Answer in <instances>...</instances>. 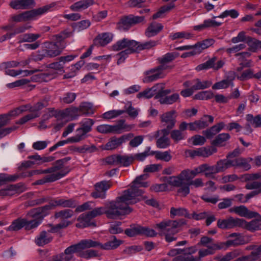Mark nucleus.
I'll list each match as a JSON object with an SVG mask.
<instances>
[{"label": "nucleus", "mask_w": 261, "mask_h": 261, "mask_svg": "<svg viewBox=\"0 0 261 261\" xmlns=\"http://www.w3.org/2000/svg\"><path fill=\"white\" fill-rule=\"evenodd\" d=\"M123 142L121 138H113L110 140L105 145L106 150H112L116 148L120 145Z\"/></svg>", "instance_id": "nucleus-54"}, {"label": "nucleus", "mask_w": 261, "mask_h": 261, "mask_svg": "<svg viewBox=\"0 0 261 261\" xmlns=\"http://www.w3.org/2000/svg\"><path fill=\"white\" fill-rule=\"evenodd\" d=\"M10 121V115H0V138L6 136L17 128L16 126L3 128V127L7 124Z\"/></svg>", "instance_id": "nucleus-15"}, {"label": "nucleus", "mask_w": 261, "mask_h": 261, "mask_svg": "<svg viewBox=\"0 0 261 261\" xmlns=\"http://www.w3.org/2000/svg\"><path fill=\"white\" fill-rule=\"evenodd\" d=\"M57 3L53 2L37 9L26 11L18 15L13 16V21L19 22L35 19L47 12L53 11L56 8Z\"/></svg>", "instance_id": "nucleus-3"}, {"label": "nucleus", "mask_w": 261, "mask_h": 261, "mask_svg": "<svg viewBox=\"0 0 261 261\" xmlns=\"http://www.w3.org/2000/svg\"><path fill=\"white\" fill-rule=\"evenodd\" d=\"M147 178V175L145 174L141 175L137 177L133 182L132 187H136L138 188L140 187H147L148 186V183L144 181Z\"/></svg>", "instance_id": "nucleus-52"}, {"label": "nucleus", "mask_w": 261, "mask_h": 261, "mask_svg": "<svg viewBox=\"0 0 261 261\" xmlns=\"http://www.w3.org/2000/svg\"><path fill=\"white\" fill-rule=\"evenodd\" d=\"M96 244H97L96 243L94 242L92 240H82L79 243L69 246L65 249L64 252L59 255L63 261H70L73 259L74 253H77L78 256H80L82 250L93 248Z\"/></svg>", "instance_id": "nucleus-4"}, {"label": "nucleus", "mask_w": 261, "mask_h": 261, "mask_svg": "<svg viewBox=\"0 0 261 261\" xmlns=\"http://www.w3.org/2000/svg\"><path fill=\"white\" fill-rule=\"evenodd\" d=\"M170 137L174 142L178 143L181 140H185L187 138V135L185 132H182L178 129H174L171 131Z\"/></svg>", "instance_id": "nucleus-49"}, {"label": "nucleus", "mask_w": 261, "mask_h": 261, "mask_svg": "<svg viewBox=\"0 0 261 261\" xmlns=\"http://www.w3.org/2000/svg\"><path fill=\"white\" fill-rule=\"evenodd\" d=\"M214 43V40L213 39H207L195 44L194 45V49L197 50V53L199 54L202 50L212 45Z\"/></svg>", "instance_id": "nucleus-38"}, {"label": "nucleus", "mask_w": 261, "mask_h": 261, "mask_svg": "<svg viewBox=\"0 0 261 261\" xmlns=\"http://www.w3.org/2000/svg\"><path fill=\"white\" fill-rule=\"evenodd\" d=\"M78 109L75 107H72L65 109L62 111H58L54 108L48 109L49 115L50 116H54L58 119L65 118L67 116H72L77 113Z\"/></svg>", "instance_id": "nucleus-11"}, {"label": "nucleus", "mask_w": 261, "mask_h": 261, "mask_svg": "<svg viewBox=\"0 0 261 261\" xmlns=\"http://www.w3.org/2000/svg\"><path fill=\"white\" fill-rule=\"evenodd\" d=\"M192 37L193 35L191 33L187 32H180L171 33L169 36V38L172 40L181 38L189 39L191 38Z\"/></svg>", "instance_id": "nucleus-53"}, {"label": "nucleus", "mask_w": 261, "mask_h": 261, "mask_svg": "<svg viewBox=\"0 0 261 261\" xmlns=\"http://www.w3.org/2000/svg\"><path fill=\"white\" fill-rule=\"evenodd\" d=\"M240 227L245 228L251 231L261 229V221L259 219L252 220L248 222L242 219H240Z\"/></svg>", "instance_id": "nucleus-21"}, {"label": "nucleus", "mask_w": 261, "mask_h": 261, "mask_svg": "<svg viewBox=\"0 0 261 261\" xmlns=\"http://www.w3.org/2000/svg\"><path fill=\"white\" fill-rule=\"evenodd\" d=\"M187 224V221L184 219L175 220L166 219L156 223L154 227L163 232L165 236V240L167 242H171L176 240L177 238L174 235L179 232L181 227Z\"/></svg>", "instance_id": "nucleus-2"}, {"label": "nucleus", "mask_w": 261, "mask_h": 261, "mask_svg": "<svg viewBox=\"0 0 261 261\" xmlns=\"http://www.w3.org/2000/svg\"><path fill=\"white\" fill-rule=\"evenodd\" d=\"M207 119H208L210 123H213L214 121V117L208 115H204L200 119L195 121L198 130L202 129L208 126V123L206 121Z\"/></svg>", "instance_id": "nucleus-39"}, {"label": "nucleus", "mask_w": 261, "mask_h": 261, "mask_svg": "<svg viewBox=\"0 0 261 261\" xmlns=\"http://www.w3.org/2000/svg\"><path fill=\"white\" fill-rule=\"evenodd\" d=\"M112 238V240L108 241L104 244H102L99 242L93 241L94 242L97 244L94 247H99L105 250H111L117 248L122 243V241L117 240L115 236H113Z\"/></svg>", "instance_id": "nucleus-18"}, {"label": "nucleus", "mask_w": 261, "mask_h": 261, "mask_svg": "<svg viewBox=\"0 0 261 261\" xmlns=\"http://www.w3.org/2000/svg\"><path fill=\"white\" fill-rule=\"evenodd\" d=\"M224 123L220 122L212 126L210 128L202 132V134L208 139L212 138L214 135L220 132L224 127Z\"/></svg>", "instance_id": "nucleus-27"}, {"label": "nucleus", "mask_w": 261, "mask_h": 261, "mask_svg": "<svg viewBox=\"0 0 261 261\" xmlns=\"http://www.w3.org/2000/svg\"><path fill=\"white\" fill-rule=\"evenodd\" d=\"M18 175H9L5 173H0V186L6 184L9 181H15L18 178Z\"/></svg>", "instance_id": "nucleus-55"}, {"label": "nucleus", "mask_w": 261, "mask_h": 261, "mask_svg": "<svg viewBox=\"0 0 261 261\" xmlns=\"http://www.w3.org/2000/svg\"><path fill=\"white\" fill-rule=\"evenodd\" d=\"M217 149L214 147H201L195 150H189L187 153L189 156L194 158L195 156L207 158L216 152Z\"/></svg>", "instance_id": "nucleus-13"}, {"label": "nucleus", "mask_w": 261, "mask_h": 261, "mask_svg": "<svg viewBox=\"0 0 261 261\" xmlns=\"http://www.w3.org/2000/svg\"><path fill=\"white\" fill-rule=\"evenodd\" d=\"M94 3V0H81L71 5L70 9L75 12L82 11L92 6Z\"/></svg>", "instance_id": "nucleus-20"}, {"label": "nucleus", "mask_w": 261, "mask_h": 261, "mask_svg": "<svg viewBox=\"0 0 261 261\" xmlns=\"http://www.w3.org/2000/svg\"><path fill=\"white\" fill-rule=\"evenodd\" d=\"M225 62L223 60L217 61V58L214 57L206 62L198 65L195 69L197 71L202 70H207L213 68L215 70H218L221 68L224 65Z\"/></svg>", "instance_id": "nucleus-8"}, {"label": "nucleus", "mask_w": 261, "mask_h": 261, "mask_svg": "<svg viewBox=\"0 0 261 261\" xmlns=\"http://www.w3.org/2000/svg\"><path fill=\"white\" fill-rule=\"evenodd\" d=\"M130 190H124L122 194L117 197L115 200L110 201L106 207H98L80 215L77 218L78 223L76 224L77 228H85L94 226L95 223L91 220L98 216L105 214L109 219H116L128 214L130 212Z\"/></svg>", "instance_id": "nucleus-1"}, {"label": "nucleus", "mask_w": 261, "mask_h": 261, "mask_svg": "<svg viewBox=\"0 0 261 261\" xmlns=\"http://www.w3.org/2000/svg\"><path fill=\"white\" fill-rule=\"evenodd\" d=\"M193 83H194V84L192 86V89L195 91L208 88L212 85V82L211 81H201L199 79H195Z\"/></svg>", "instance_id": "nucleus-37"}, {"label": "nucleus", "mask_w": 261, "mask_h": 261, "mask_svg": "<svg viewBox=\"0 0 261 261\" xmlns=\"http://www.w3.org/2000/svg\"><path fill=\"white\" fill-rule=\"evenodd\" d=\"M51 210H52V208L48 204L34 210L33 215H37L39 218H43L49 214Z\"/></svg>", "instance_id": "nucleus-51"}, {"label": "nucleus", "mask_w": 261, "mask_h": 261, "mask_svg": "<svg viewBox=\"0 0 261 261\" xmlns=\"http://www.w3.org/2000/svg\"><path fill=\"white\" fill-rule=\"evenodd\" d=\"M155 155L157 160H160L166 162H169L172 159V155L170 154V151H165L164 152L160 151H152V155Z\"/></svg>", "instance_id": "nucleus-42"}, {"label": "nucleus", "mask_w": 261, "mask_h": 261, "mask_svg": "<svg viewBox=\"0 0 261 261\" xmlns=\"http://www.w3.org/2000/svg\"><path fill=\"white\" fill-rule=\"evenodd\" d=\"M258 40L250 36H247L246 38V43L249 46V50L252 52H256L258 49Z\"/></svg>", "instance_id": "nucleus-59"}, {"label": "nucleus", "mask_w": 261, "mask_h": 261, "mask_svg": "<svg viewBox=\"0 0 261 261\" xmlns=\"http://www.w3.org/2000/svg\"><path fill=\"white\" fill-rule=\"evenodd\" d=\"M39 34L25 33L19 36L20 42H33L40 38Z\"/></svg>", "instance_id": "nucleus-44"}, {"label": "nucleus", "mask_w": 261, "mask_h": 261, "mask_svg": "<svg viewBox=\"0 0 261 261\" xmlns=\"http://www.w3.org/2000/svg\"><path fill=\"white\" fill-rule=\"evenodd\" d=\"M179 100V95L178 93H174L171 95L161 97L159 99L161 104L171 105Z\"/></svg>", "instance_id": "nucleus-45"}, {"label": "nucleus", "mask_w": 261, "mask_h": 261, "mask_svg": "<svg viewBox=\"0 0 261 261\" xmlns=\"http://www.w3.org/2000/svg\"><path fill=\"white\" fill-rule=\"evenodd\" d=\"M79 202L74 199H66L60 198V206L63 207L75 208Z\"/></svg>", "instance_id": "nucleus-50"}, {"label": "nucleus", "mask_w": 261, "mask_h": 261, "mask_svg": "<svg viewBox=\"0 0 261 261\" xmlns=\"http://www.w3.org/2000/svg\"><path fill=\"white\" fill-rule=\"evenodd\" d=\"M219 250H226L231 246H237L244 244L243 240L241 238H237L233 240H228L225 242H217Z\"/></svg>", "instance_id": "nucleus-23"}, {"label": "nucleus", "mask_w": 261, "mask_h": 261, "mask_svg": "<svg viewBox=\"0 0 261 261\" xmlns=\"http://www.w3.org/2000/svg\"><path fill=\"white\" fill-rule=\"evenodd\" d=\"M167 182L171 186L176 187H180L184 183L179 174L177 176H172L167 177Z\"/></svg>", "instance_id": "nucleus-56"}, {"label": "nucleus", "mask_w": 261, "mask_h": 261, "mask_svg": "<svg viewBox=\"0 0 261 261\" xmlns=\"http://www.w3.org/2000/svg\"><path fill=\"white\" fill-rule=\"evenodd\" d=\"M163 29V25L156 22L150 24L145 31V35L148 37H151L157 35Z\"/></svg>", "instance_id": "nucleus-25"}, {"label": "nucleus", "mask_w": 261, "mask_h": 261, "mask_svg": "<svg viewBox=\"0 0 261 261\" xmlns=\"http://www.w3.org/2000/svg\"><path fill=\"white\" fill-rule=\"evenodd\" d=\"M73 35V31H70L69 29H67L61 32L59 34L53 36L52 40L56 41L57 44L60 43L64 41L65 39L72 36Z\"/></svg>", "instance_id": "nucleus-32"}, {"label": "nucleus", "mask_w": 261, "mask_h": 261, "mask_svg": "<svg viewBox=\"0 0 261 261\" xmlns=\"http://www.w3.org/2000/svg\"><path fill=\"white\" fill-rule=\"evenodd\" d=\"M179 56V53L176 52L168 53L162 57L159 58L158 61L162 65L164 66H169L167 64L173 61L176 58Z\"/></svg>", "instance_id": "nucleus-31"}, {"label": "nucleus", "mask_w": 261, "mask_h": 261, "mask_svg": "<svg viewBox=\"0 0 261 261\" xmlns=\"http://www.w3.org/2000/svg\"><path fill=\"white\" fill-rule=\"evenodd\" d=\"M112 186L110 181L102 180L96 183L94 185L95 191L91 193V196L94 198L105 199L106 192Z\"/></svg>", "instance_id": "nucleus-6"}, {"label": "nucleus", "mask_w": 261, "mask_h": 261, "mask_svg": "<svg viewBox=\"0 0 261 261\" xmlns=\"http://www.w3.org/2000/svg\"><path fill=\"white\" fill-rule=\"evenodd\" d=\"M130 28V17L129 16L123 17L117 24V29L120 31H127Z\"/></svg>", "instance_id": "nucleus-36"}, {"label": "nucleus", "mask_w": 261, "mask_h": 261, "mask_svg": "<svg viewBox=\"0 0 261 261\" xmlns=\"http://www.w3.org/2000/svg\"><path fill=\"white\" fill-rule=\"evenodd\" d=\"M217 250H219L217 243H213L211 245V247H207V249L199 250L198 258L200 259L201 258L206 256L214 254Z\"/></svg>", "instance_id": "nucleus-35"}, {"label": "nucleus", "mask_w": 261, "mask_h": 261, "mask_svg": "<svg viewBox=\"0 0 261 261\" xmlns=\"http://www.w3.org/2000/svg\"><path fill=\"white\" fill-rule=\"evenodd\" d=\"M245 188L247 190H255L247 194L245 198L247 202L249 199L255 195L261 194V182L257 181H253L248 182L245 185Z\"/></svg>", "instance_id": "nucleus-17"}, {"label": "nucleus", "mask_w": 261, "mask_h": 261, "mask_svg": "<svg viewBox=\"0 0 261 261\" xmlns=\"http://www.w3.org/2000/svg\"><path fill=\"white\" fill-rule=\"evenodd\" d=\"M175 4L171 3L167 5L162 6L156 12L152 15V19H156L159 18L164 17L166 14L175 8Z\"/></svg>", "instance_id": "nucleus-24"}, {"label": "nucleus", "mask_w": 261, "mask_h": 261, "mask_svg": "<svg viewBox=\"0 0 261 261\" xmlns=\"http://www.w3.org/2000/svg\"><path fill=\"white\" fill-rule=\"evenodd\" d=\"M18 192H20L16 185H10L5 189L0 190V196H12Z\"/></svg>", "instance_id": "nucleus-47"}, {"label": "nucleus", "mask_w": 261, "mask_h": 261, "mask_svg": "<svg viewBox=\"0 0 261 261\" xmlns=\"http://www.w3.org/2000/svg\"><path fill=\"white\" fill-rule=\"evenodd\" d=\"M163 86V83H159L152 87L151 88L146 89L143 91L139 93L137 95L138 98H150L154 95L157 94L158 89L162 88Z\"/></svg>", "instance_id": "nucleus-22"}, {"label": "nucleus", "mask_w": 261, "mask_h": 261, "mask_svg": "<svg viewBox=\"0 0 261 261\" xmlns=\"http://www.w3.org/2000/svg\"><path fill=\"white\" fill-rule=\"evenodd\" d=\"M143 192L142 190L136 187H132V204L145 200L146 196H143Z\"/></svg>", "instance_id": "nucleus-34"}, {"label": "nucleus", "mask_w": 261, "mask_h": 261, "mask_svg": "<svg viewBox=\"0 0 261 261\" xmlns=\"http://www.w3.org/2000/svg\"><path fill=\"white\" fill-rule=\"evenodd\" d=\"M26 224V220L22 218H18L13 221L12 224L6 229L7 231H15L21 229L25 227Z\"/></svg>", "instance_id": "nucleus-33"}, {"label": "nucleus", "mask_w": 261, "mask_h": 261, "mask_svg": "<svg viewBox=\"0 0 261 261\" xmlns=\"http://www.w3.org/2000/svg\"><path fill=\"white\" fill-rule=\"evenodd\" d=\"M241 253V251L238 249L234 250L231 252L227 253L224 256H223L221 261H230L233 258L238 256Z\"/></svg>", "instance_id": "nucleus-63"}, {"label": "nucleus", "mask_w": 261, "mask_h": 261, "mask_svg": "<svg viewBox=\"0 0 261 261\" xmlns=\"http://www.w3.org/2000/svg\"><path fill=\"white\" fill-rule=\"evenodd\" d=\"M64 176H65L64 173L49 174L43 178L37 180L35 184L43 185L47 182H52L63 177Z\"/></svg>", "instance_id": "nucleus-29"}, {"label": "nucleus", "mask_w": 261, "mask_h": 261, "mask_svg": "<svg viewBox=\"0 0 261 261\" xmlns=\"http://www.w3.org/2000/svg\"><path fill=\"white\" fill-rule=\"evenodd\" d=\"M94 121L91 119H85L80 123L81 125V127L86 132L89 133L91 130L92 126L94 124Z\"/></svg>", "instance_id": "nucleus-61"}, {"label": "nucleus", "mask_w": 261, "mask_h": 261, "mask_svg": "<svg viewBox=\"0 0 261 261\" xmlns=\"http://www.w3.org/2000/svg\"><path fill=\"white\" fill-rule=\"evenodd\" d=\"M34 0H15L10 3L11 7L15 9H25L34 5Z\"/></svg>", "instance_id": "nucleus-26"}, {"label": "nucleus", "mask_w": 261, "mask_h": 261, "mask_svg": "<svg viewBox=\"0 0 261 261\" xmlns=\"http://www.w3.org/2000/svg\"><path fill=\"white\" fill-rule=\"evenodd\" d=\"M176 112L172 110L161 115V121L163 126L169 129L173 128L176 123Z\"/></svg>", "instance_id": "nucleus-10"}, {"label": "nucleus", "mask_w": 261, "mask_h": 261, "mask_svg": "<svg viewBox=\"0 0 261 261\" xmlns=\"http://www.w3.org/2000/svg\"><path fill=\"white\" fill-rule=\"evenodd\" d=\"M240 219H234L229 217L227 219H219L217 222V226L219 228L223 229H230L236 227H240Z\"/></svg>", "instance_id": "nucleus-16"}, {"label": "nucleus", "mask_w": 261, "mask_h": 261, "mask_svg": "<svg viewBox=\"0 0 261 261\" xmlns=\"http://www.w3.org/2000/svg\"><path fill=\"white\" fill-rule=\"evenodd\" d=\"M76 135L74 136L70 137V140L73 143L79 142L84 140L87 137V132H86L81 127L77 128L76 130Z\"/></svg>", "instance_id": "nucleus-48"}, {"label": "nucleus", "mask_w": 261, "mask_h": 261, "mask_svg": "<svg viewBox=\"0 0 261 261\" xmlns=\"http://www.w3.org/2000/svg\"><path fill=\"white\" fill-rule=\"evenodd\" d=\"M130 46V40L123 38L117 41L112 46V49L114 51H118L126 48H129Z\"/></svg>", "instance_id": "nucleus-40"}, {"label": "nucleus", "mask_w": 261, "mask_h": 261, "mask_svg": "<svg viewBox=\"0 0 261 261\" xmlns=\"http://www.w3.org/2000/svg\"><path fill=\"white\" fill-rule=\"evenodd\" d=\"M247 119L255 127L261 126V115H258L253 117L252 115H247Z\"/></svg>", "instance_id": "nucleus-62"}, {"label": "nucleus", "mask_w": 261, "mask_h": 261, "mask_svg": "<svg viewBox=\"0 0 261 261\" xmlns=\"http://www.w3.org/2000/svg\"><path fill=\"white\" fill-rule=\"evenodd\" d=\"M170 215L172 218H174L175 216H184L186 218L191 219V215L189 214L187 210L184 208H176L172 207L170 209Z\"/></svg>", "instance_id": "nucleus-43"}, {"label": "nucleus", "mask_w": 261, "mask_h": 261, "mask_svg": "<svg viewBox=\"0 0 261 261\" xmlns=\"http://www.w3.org/2000/svg\"><path fill=\"white\" fill-rule=\"evenodd\" d=\"M114 35L111 33H103L99 34L96 38V41L102 46L110 43L113 38Z\"/></svg>", "instance_id": "nucleus-30"}, {"label": "nucleus", "mask_w": 261, "mask_h": 261, "mask_svg": "<svg viewBox=\"0 0 261 261\" xmlns=\"http://www.w3.org/2000/svg\"><path fill=\"white\" fill-rule=\"evenodd\" d=\"M214 97V94L211 91L199 92L194 95V98L198 100H208Z\"/></svg>", "instance_id": "nucleus-57"}, {"label": "nucleus", "mask_w": 261, "mask_h": 261, "mask_svg": "<svg viewBox=\"0 0 261 261\" xmlns=\"http://www.w3.org/2000/svg\"><path fill=\"white\" fill-rule=\"evenodd\" d=\"M149 155H152V151H150V147L148 146L146 148L145 150L143 152L136 153L132 156V161L136 160L142 162Z\"/></svg>", "instance_id": "nucleus-46"}, {"label": "nucleus", "mask_w": 261, "mask_h": 261, "mask_svg": "<svg viewBox=\"0 0 261 261\" xmlns=\"http://www.w3.org/2000/svg\"><path fill=\"white\" fill-rule=\"evenodd\" d=\"M168 68H171V67L164 66L163 65H160L150 69L147 71L146 74H151V75H148L146 77V81L149 82H151L156 81L158 79L163 78L166 75L165 73V70Z\"/></svg>", "instance_id": "nucleus-9"}, {"label": "nucleus", "mask_w": 261, "mask_h": 261, "mask_svg": "<svg viewBox=\"0 0 261 261\" xmlns=\"http://www.w3.org/2000/svg\"><path fill=\"white\" fill-rule=\"evenodd\" d=\"M125 112H127L129 115H130V107L128 108L127 110H113L109 111L104 113L102 117L105 119H111L117 117Z\"/></svg>", "instance_id": "nucleus-28"}, {"label": "nucleus", "mask_w": 261, "mask_h": 261, "mask_svg": "<svg viewBox=\"0 0 261 261\" xmlns=\"http://www.w3.org/2000/svg\"><path fill=\"white\" fill-rule=\"evenodd\" d=\"M45 55L48 58L56 57L61 54L65 46L63 44L59 45L57 43L46 42L44 43Z\"/></svg>", "instance_id": "nucleus-7"}, {"label": "nucleus", "mask_w": 261, "mask_h": 261, "mask_svg": "<svg viewBox=\"0 0 261 261\" xmlns=\"http://www.w3.org/2000/svg\"><path fill=\"white\" fill-rule=\"evenodd\" d=\"M230 135L228 133H222L219 134L216 138L213 140L212 144L217 146H222L225 145V142L229 139Z\"/></svg>", "instance_id": "nucleus-41"}, {"label": "nucleus", "mask_w": 261, "mask_h": 261, "mask_svg": "<svg viewBox=\"0 0 261 261\" xmlns=\"http://www.w3.org/2000/svg\"><path fill=\"white\" fill-rule=\"evenodd\" d=\"M50 232H53L51 230L41 231L35 238L36 244L39 246H43L50 242L53 240Z\"/></svg>", "instance_id": "nucleus-19"}, {"label": "nucleus", "mask_w": 261, "mask_h": 261, "mask_svg": "<svg viewBox=\"0 0 261 261\" xmlns=\"http://www.w3.org/2000/svg\"><path fill=\"white\" fill-rule=\"evenodd\" d=\"M231 213H235L241 217L252 218L254 217L260 218V216L256 212L249 211L248 208L244 205H240L239 206H234L229 209Z\"/></svg>", "instance_id": "nucleus-14"}, {"label": "nucleus", "mask_w": 261, "mask_h": 261, "mask_svg": "<svg viewBox=\"0 0 261 261\" xmlns=\"http://www.w3.org/2000/svg\"><path fill=\"white\" fill-rule=\"evenodd\" d=\"M156 146L159 148H166L170 145V141L169 138L162 136L156 141Z\"/></svg>", "instance_id": "nucleus-60"}, {"label": "nucleus", "mask_w": 261, "mask_h": 261, "mask_svg": "<svg viewBox=\"0 0 261 261\" xmlns=\"http://www.w3.org/2000/svg\"><path fill=\"white\" fill-rule=\"evenodd\" d=\"M73 215V211L69 208L64 209L56 212L54 215L55 219H60L62 221L53 227L51 228V231L55 232L59 229L67 227L71 224V222L68 219L71 218Z\"/></svg>", "instance_id": "nucleus-5"}, {"label": "nucleus", "mask_w": 261, "mask_h": 261, "mask_svg": "<svg viewBox=\"0 0 261 261\" xmlns=\"http://www.w3.org/2000/svg\"><path fill=\"white\" fill-rule=\"evenodd\" d=\"M173 261H201L198 257H194L190 255H180L175 257Z\"/></svg>", "instance_id": "nucleus-64"}, {"label": "nucleus", "mask_w": 261, "mask_h": 261, "mask_svg": "<svg viewBox=\"0 0 261 261\" xmlns=\"http://www.w3.org/2000/svg\"><path fill=\"white\" fill-rule=\"evenodd\" d=\"M124 121L122 120V123L119 124L111 125L109 124H101L97 126V130L100 133H121L122 130L124 129Z\"/></svg>", "instance_id": "nucleus-12"}, {"label": "nucleus", "mask_w": 261, "mask_h": 261, "mask_svg": "<svg viewBox=\"0 0 261 261\" xmlns=\"http://www.w3.org/2000/svg\"><path fill=\"white\" fill-rule=\"evenodd\" d=\"M92 105L89 102H83L80 106V111L85 115H92L94 113Z\"/></svg>", "instance_id": "nucleus-58"}]
</instances>
